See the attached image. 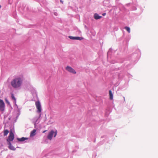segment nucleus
<instances>
[{
	"label": "nucleus",
	"instance_id": "6",
	"mask_svg": "<svg viewBox=\"0 0 158 158\" xmlns=\"http://www.w3.org/2000/svg\"><path fill=\"white\" fill-rule=\"evenodd\" d=\"M5 105L3 101L0 99V110L3 112L5 110Z\"/></svg>",
	"mask_w": 158,
	"mask_h": 158
},
{
	"label": "nucleus",
	"instance_id": "13",
	"mask_svg": "<svg viewBox=\"0 0 158 158\" xmlns=\"http://www.w3.org/2000/svg\"><path fill=\"white\" fill-rule=\"evenodd\" d=\"M9 131L8 130H6L4 131V135L5 136H6L9 133Z\"/></svg>",
	"mask_w": 158,
	"mask_h": 158
},
{
	"label": "nucleus",
	"instance_id": "3",
	"mask_svg": "<svg viewBox=\"0 0 158 158\" xmlns=\"http://www.w3.org/2000/svg\"><path fill=\"white\" fill-rule=\"evenodd\" d=\"M14 138V135L12 131H10L9 135L8 136V138L7 139L6 141L7 143L9 142L12 141Z\"/></svg>",
	"mask_w": 158,
	"mask_h": 158
},
{
	"label": "nucleus",
	"instance_id": "20",
	"mask_svg": "<svg viewBox=\"0 0 158 158\" xmlns=\"http://www.w3.org/2000/svg\"><path fill=\"white\" fill-rule=\"evenodd\" d=\"M123 98H124V101H125V97H123Z\"/></svg>",
	"mask_w": 158,
	"mask_h": 158
},
{
	"label": "nucleus",
	"instance_id": "18",
	"mask_svg": "<svg viewBox=\"0 0 158 158\" xmlns=\"http://www.w3.org/2000/svg\"><path fill=\"white\" fill-rule=\"evenodd\" d=\"M106 15V13H104L102 14V15L104 16H105Z\"/></svg>",
	"mask_w": 158,
	"mask_h": 158
},
{
	"label": "nucleus",
	"instance_id": "5",
	"mask_svg": "<svg viewBox=\"0 0 158 158\" xmlns=\"http://www.w3.org/2000/svg\"><path fill=\"white\" fill-rule=\"evenodd\" d=\"M65 69L66 70H67L68 72L73 73V74H76V72L75 70L72 68L71 67L67 66L65 68Z\"/></svg>",
	"mask_w": 158,
	"mask_h": 158
},
{
	"label": "nucleus",
	"instance_id": "7",
	"mask_svg": "<svg viewBox=\"0 0 158 158\" xmlns=\"http://www.w3.org/2000/svg\"><path fill=\"white\" fill-rule=\"evenodd\" d=\"M69 38L72 40H81L83 39V38L82 37H73L72 36H69Z\"/></svg>",
	"mask_w": 158,
	"mask_h": 158
},
{
	"label": "nucleus",
	"instance_id": "12",
	"mask_svg": "<svg viewBox=\"0 0 158 158\" xmlns=\"http://www.w3.org/2000/svg\"><path fill=\"white\" fill-rule=\"evenodd\" d=\"M17 139L19 141H23L25 140L26 139H27V138L22 137L21 138H18Z\"/></svg>",
	"mask_w": 158,
	"mask_h": 158
},
{
	"label": "nucleus",
	"instance_id": "15",
	"mask_svg": "<svg viewBox=\"0 0 158 158\" xmlns=\"http://www.w3.org/2000/svg\"><path fill=\"white\" fill-rule=\"evenodd\" d=\"M125 29L127 30V31L129 33L130 32V29L129 27H125Z\"/></svg>",
	"mask_w": 158,
	"mask_h": 158
},
{
	"label": "nucleus",
	"instance_id": "8",
	"mask_svg": "<svg viewBox=\"0 0 158 158\" xmlns=\"http://www.w3.org/2000/svg\"><path fill=\"white\" fill-rule=\"evenodd\" d=\"M7 143L9 145L8 148L9 149L12 150H15V148L12 145L10 142H9L8 143Z\"/></svg>",
	"mask_w": 158,
	"mask_h": 158
},
{
	"label": "nucleus",
	"instance_id": "10",
	"mask_svg": "<svg viewBox=\"0 0 158 158\" xmlns=\"http://www.w3.org/2000/svg\"><path fill=\"white\" fill-rule=\"evenodd\" d=\"M94 18L96 19H100L102 18V16H99L97 14H95L94 15Z\"/></svg>",
	"mask_w": 158,
	"mask_h": 158
},
{
	"label": "nucleus",
	"instance_id": "17",
	"mask_svg": "<svg viewBox=\"0 0 158 158\" xmlns=\"http://www.w3.org/2000/svg\"><path fill=\"white\" fill-rule=\"evenodd\" d=\"M60 1L62 4L63 3V2L62 0H60Z\"/></svg>",
	"mask_w": 158,
	"mask_h": 158
},
{
	"label": "nucleus",
	"instance_id": "14",
	"mask_svg": "<svg viewBox=\"0 0 158 158\" xmlns=\"http://www.w3.org/2000/svg\"><path fill=\"white\" fill-rule=\"evenodd\" d=\"M11 98H12V99L14 100V101H15V103L16 102V99L15 98L14 94L12 93H11Z\"/></svg>",
	"mask_w": 158,
	"mask_h": 158
},
{
	"label": "nucleus",
	"instance_id": "4",
	"mask_svg": "<svg viewBox=\"0 0 158 158\" xmlns=\"http://www.w3.org/2000/svg\"><path fill=\"white\" fill-rule=\"evenodd\" d=\"M35 106L37 109V112L38 113H40L41 112V106L40 103L39 101H37L35 102Z\"/></svg>",
	"mask_w": 158,
	"mask_h": 158
},
{
	"label": "nucleus",
	"instance_id": "2",
	"mask_svg": "<svg viewBox=\"0 0 158 158\" xmlns=\"http://www.w3.org/2000/svg\"><path fill=\"white\" fill-rule=\"evenodd\" d=\"M57 132L56 130L54 131L53 130H52L48 133V134L47 136V138L51 140L52 139V137L54 135V137H55L57 134Z\"/></svg>",
	"mask_w": 158,
	"mask_h": 158
},
{
	"label": "nucleus",
	"instance_id": "19",
	"mask_svg": "<svg viewBox=\"0 0 158 158\" xmlns=\"http://www.w3.org/2000/svg\"><path fill=\"white\" fill-rule=\"evenodd\" d=\"M47 131V130H45V131H43V133H45V132H46Z\"/></svg>",
	"mask_w": 158,
	"mask_h": 158
},
{
	"label": "nucleus",
	"instance_id": "11",
	"mask_svg": "<svg viewBox=\"0 0 158 158\" xmlns=\"http://www.w3.org/2000/svg\"><path fill=\"white\" fill-rule=\"evenodd\" d=\"M109 95L110 99L112 100L113 99V95L111 90H110L109 91Z\"/></svg>",
	"mask_w": 158,
	"mask_h": 158
},
{
	"label": "nucleus",
	"instance_id": "9",
	"mask_svg": "<svg viewBox=\"0 0 158 158\" xmlns=\"http://www.w3.org/2000/svg\"><path fill=\"white\" fill-rule=\"evenodd\" d=\"M36 130L35 129H34L31 132L30 134V137H33L36 134Z\"/></svg>",
	"mask_w": 158,
	"mask_h": 158
},
{
	"label": "nucleus",
	"instance_id": "1",
	"mask_svg": "<svg viewBox=\"0 0 158 158\" xmlns=\"http://www.w3.org/2000/svg\"><path fill=\"white\" fill-rule=\"evenodd\" d=\"M23 83V79L20 77H17L11 81V85L14 88H18L21 86Z\"/></svg>",
	"mask_w": 158,
	"mask_h": 158
},
{
	"label": "nucleus",
	"instance_id": "16",
	"mask_svg": "<svg viewBox=\"0 0 158 158\" xmlns=\"http://www.w3.org/2000/svg\"><path fill=\"white\" fill-rule=\"evenodd\" d=\"M5 102L8 105H9L10 104V102H9V101L8 100L6 99V98L5 99Z\"/></svg>",
	"mask_w": 158,
	"mask_h": 158
}]
</instances>
